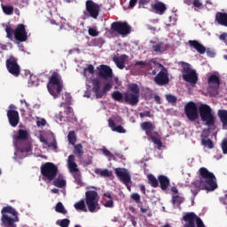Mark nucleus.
<instances>
[{
  "mask_svg": "<svg viewBox=\"0 0 227 227\" xmlns=\"http://www.w3.org/2000/svg\"><path fill=\"white\" fill-rule=\"evenodd\" d=\"M200 178L193 181L190 187L191 192L193 194V198L198 196L200 191H207L212 192L217 189V178L214 173L208 171L207 168L202 167L199 169Z\"/></svg>",
  "mask_w": 227,
  "mask_h": 227,
  "instance_id": "obj_1",
  "label": "nucleus"
},
{
  "mask_svg": "<svg viewBox=\"0 0 227 227\" xmlns=\"http://www.w3.org/2000/svg\"><path fill=\"white\" fill-rule=\"evenodd\" d=\"M86 206L88 208H86ZM75 210L82 212H90L95 214L100 210V204H98V192L97 191H87L85 192V200L82 199L74 204Z\"/></svg>",
  "mask_w": 227,
  "mask_h": 227,
  "instance_id": "obj_2",
  "label": "nucleus"
},
{
  "mask_svg": "<svg viewBox=\"0 0 227 227\" xmlns=\"http://www.w3.org/2000/svg\"><path fill=\"white\" fill-rule=\"evenodd\" d=\"M142 130L145 132V135L156 145L158 150H162V137L155 130V125L152 121H144L140 124Z\"/></svg>",
  "mask_w": 227,
  "mask_h": 227,
  "instance_id": "obj_3",
  "label": "nucleus"
},
{
  "mask_svg": "<svg viewBox=\"0 0 227 227\" xmlns=\"http://www.w3.org/2000/svg\"><path fill=\"white\" fill-rule=\"evenodd\" d=\"M47 88L50 95L53 96L54 98H58L61 95V91H63V80L58 72L52 73L49 79Z\"/></svg>",
  "mask_w": 227,
  "mask_h": 227,
  "instance_id": "obj_4",
  "label": "nucleus"
},
{
  "mask_svg": "<svg viewBox=\"0 0 227 227\" xmlns=\"http://www.w3.org/2000/svg\"><path fill=\"white\" fill-rule=\"evenodd\" d=\"M199 113L206 127H208L211 130H215V116L212 114V108L210 106L202 104L199 106Z\"/></svg>",
  "mask_w": 227,
  "mask_h": 227,
  "instance_id": "obj_5",
  "label": "nucleus"
},
{
  "mask_svg": "<svg viewBox=\"0 0 227 227\" xmlns=\"http://www.w3.org/2000/svg\"><path fill=\"white\" fill-rule=\"evenodd\" d=\"M1 214V221L4 227H17L15 223H19V216L15 208L12 207V206L4 207H3Z\"/></svg>",
  "mask_w": 227,
  "mask_h": 227,
  "instance_id": "obj_6",
  "label": "nucleus"
},
{
  "mask_svg": "<svg viewBox=\"0 0 227 227\" xmlns=\"http://www.w3.org/2000/svg\"><path fill=\"white\" fill-rule=\"evenodd\" d=\"M28 138L29 133L26 129H19L18 135L13 137L14 145L21 153H29L31 152V144L26 143L25 145H20L22 141H27Z\"/></svg>",
  "mask_w": 227,
  "mask_h": 227,
  "instance_id": "obj_7",
  "label": "nucleus"
},
{
  "mask_svg": "<svg viewBox=\"0 0 227 227\" xmlns=\"http://www.w3.org/2000/svg\"><path fill=\"white\" fill-rule=\"evenodd\" d=\"M139 85H137V83L129 84L128 90L123 94L126 104L137 106V104H139Z\"/></svg>",
  "mask_w": 227,
  "mask_h": 227,
  "instance_id": "obj_8",
  "label": "nucleus"
},
{
  "mask_svg": "<svg viewBox=\"0 0 227 227\" xmlns=\"http://www.w3.org/2000/svg\"><path fill=\"white\" fill-rule=\"evenodd\" d=\"M159 68L160 71L155 74L154 82L157 86H166L169 84V73L168 72V68L164 67V65L157 62L154 69Z\"/></svg>",
  "mask_w": 227,
  "mask_h": 227,
  "instance_id": "obj_9",
  "label": "nucleus"
},
{
  "mask_svg": "<svg viewBox=\"0 0 227 227\" xmlns=\"http://www.w3.org/2000/svg\"><path fill=\"white\" fill-rule=\"evenodd\" d=\"M183 67V79L186 82L194 86L196 82H198V74H196V70L191 67V64L181 62Z\"/></svg>",
  "mask_w": 227,
  "mask_h": 227,
  "instance_id": "obj_10",
  "label": "nucleus"
},
{
  "mask_svg": "<svg viewBox=\"0 0 227 227\" xmlns=\"http://www.w3.org/2000/svg\"><path fill=\"white\" fill-rule=\"evenodd\" d=\"M41 174L46 180L52 182L58 176V167L52 162H46L41 166Z\"/></svg>",
  "mask_w": 227,
  "mask_h": 227,
  "instance_id": "obj_11",
  "label": "nucleus"
},
{
  "mask_svg": "<svg viewBox=\"0 0 227 227\" xmlns=\"http://www.w3.org/2000/svg\"><path fill=\"white\" fill-rule=\"evenodd\" d=\"M111 31L121 35V36H127L132 32V27L127 21H114L111 25Z\"/></svg>",
  "mask_w": 227,
  "mask_h": 227,
  "instance_id": "obj_12",
  "label": "nucleus"
},
{
  "mask_svg": "<svg viewBox=\"0 0 227 227\" xmlns=\"http://www.w3.org/2000/svg\"><path fill=\"white\" fill-rule=\"evenodd\" d=\"M92 83V91L96 95V98H102L107 91H111L113 88V83L107 82L103 86V90H100V80L98 78H94L91 80Z\"/></svg>",
  "mask_w": 227,
  "mask_h": 227,
  "instance_id": "obj_13",
  "label": "nucleus"
},
{
  "mask_svg": "<svg viewBox=\"0 0 227 227\" xmlns=\"http://www.w3.org/2000/svg\"><path fill=\"white\" fill-rule=\"evenodd\" d=\"M183 221L185 223L184 227H205L203 220L194 212L186 213L183 216Z\"/></svg>",
  "mask_w": 227,
  "mask_h": 227,
  "instance_id": "obj_14",
  "label": "nucleus"
},
{
  "mask_svg": "<svg viewBox=\"0 0 227 227\" xmlns=\"http://www.w3.org/2000/svg\"><path fill=\"white\" fill-rule=\"evenodd\" d=\"M19 60L14 56H10L5 61V67L7 71L13 77H19L20 75V66L19 65Z\"/></svg>",
  "mask_w": 227,
  "mask_h": 227,
  "instance_id": "obj_15",
  "label": "nucleus"
},
{
  "mask_svg": "<svg viewBox=\"0 0 227 227\" xmlns=\"http://www.w3.org/2000/svg\"><path fill=\"white\" fill-rule=\"evenodd\" d=\"M190 47L195 49L199 54H207L208 58H215V51L210 48H206L201 43L198 42L197 40H190L188 42Z\"/></svg>",
  "mask_w": 227,
  "mask_h": 227,
  "instance_id": "obj_16",
  "label": "nucleus"
},
{
  "mask_svg": "<svg viewBox=\"0 0 227 227\" xmlns=\"http://www.w3.org/2000/svg\"><path fill=\"white\" fill-rule=\"evenodd\" d=\"M85 8L86 12H84V15L88 13L91 19H98V15H100V5L98 4L93 2V0H87L85 2Z\"/></svg>",
  "mask_w": 227,
  "mask_h": 227,
  "instance_id": "obj_17",
  "label": "nucleus"
},
{
  "mask_svg": "<svg viewBox=\"0 0 227 227\" xmlns=\"http://www.w3.org/2000/svg\"><path fill=\"white\" fill-rule=\"evenodd\" d=\"M157 65V60L152 59L149 60H137L134 67H139V68H147L151 75H157V69L155 66Z\"/></svg>",
  "mask_w": 227,
  "mask_h": 227,
  "instance_id": "obj_18",
  "label": "nucleus"
},
{
  "mask_svg": "<svg viewBox=\"0 0 227 227\" xmlns=\"http://www.w3.org/2000/svg\"><path fill=\"white\" fill-rule=\"evenodd\" d=\"M184 114L190 121H196V120L200 118V114H198V106H196V103L192 101H190L185 105Z\"/></svg>",
  "mask_w": 227,
  "mask_h": 227,
  "instance_id": "obj_19",
  "label": "nucleus"
},
{
  "mask_svg": "<svg viewBox=\"0 0 227 227\" xmlns=\"http://www.w3.org/2000/svg\"><path fill=\"white\" fill-rule=\"evenodd\" d=\"M114 173L117 178H119V180H121L122 184L128 187V189H130L129 184H130L131 176L129 169L123 168H114Z\"/></svg>",
  "mask_w": 227,
  "mask_h": 227,
  "instance_id": "obj_20",
  "label": "nucleus"
},
{
  "mask_svg": "<svg viewBox=\"0 0 227 227\" xmlns=\"http://www.w3.org/2000/svg\"><path fill=\"white\" fill-rule=\"evenodd\" d=\"M207 82L209 84L208 91L210 95H217L221 86V78L217 74H211L207 79Z\"/></svg>",
  "mask_w": 227,
  "mask_h": 227,
  "instance_id": "obj_21",
  "label": "nucleus"
},
{
  "mask_svg": "<svg viewBox=\"0 0 227 227\" xmlns=\"http://www.w3.org/2000/svg\"><path fill=\"white\" fill-rule=\"evenodd\" d=\"M14 38L17 42H27V31L26 25L19 24L14 32Z\"/></svg>",
  "mask_w": 227,
  "mask_h": 227,
  "instance_id": "obj_22",
  "label": "nucleus"
},
{
  "mask_svg": "<svg viewBox=\"0 0 227 227\" xmlns=\"http://www.w3.org/2000/svg\"><path fill=\"white\" fill-rule=\"evenodd\" d=\"M98 70V75L104 79L105 81H107L109 79H113V69L111 67L107 65H100L97 67Z\"/></svg>",
  "mask_w": 227,
  "mask_h": 227,
  "instance_id": "obj_23",
  "label": "nucleus"
},
{
  "mask_svg": "<svg viewBox=\"0 0 227 227\" xmlns=\"http://www.w3.org/2000/svg\"><path fill=\"white\" fill-rule=\"evenodd\" d=\"M7 118L10 125H12V127H17V125H19V121H20L19 111L17 110L9 109L7 111Z\"/></svg>",
  "mask_w": 227,
  "mask_h": 227,
  "instance_id": "obj_24",
  "label": "nucleus"
},
{
  "mask_svg": "<svg viewBox=\"0 0 227 227\" xmlns=\"http://www.w3.org/2000/svg\"><path fill=\"white\" fill-rule=\"evenodd\" d=\"M151 8H153L157 15H164V13H166V11L168 10L166 4L159 0H155L154 4L151 5Z\"/></svg>",
  "mask_w": 227,
  "mask_h": 227,
  "instance_id": "obj_25",
  "label": "nucleus"
},
{
  "mask_svg": "<svg viewBox=\"0 0 227 227\" xmlns=\"http://www.w3.org/2000/svg\"><path fill=\"white\" fill-rule=\"evenodd\" d=\"M129 59V56L123 54L121 56H114L113 61L115 63L116 67L120 68V70H123L125 68V62Z\"/></svg>",
  "mask_w": 227,
  "mask_h": 227,
  "instance_id": "obj_26",
  "label": "nucleus"
},
{
  "mask_svg": "<svg viewBox=\"0 0 227 227\" xmlns=\"http://www.w3.org/2000/svg\"><path fill=\"white\" fill-rule=\"evenodd\" d=\"M200 141L202 146L208 148V150H212L214 148V141L208 138V133L203 132L200 136Z\"/></svg>",
  "mask_w": 227,
  "mask_h": 227,
  "instance_id": "obj_27",
  "label": "nucleus"
},
{
  "mask_svg": "<svg viewBox=\"0 0 227 227\" xmlns=\"http://www.w3.org/2000/svg\"><path fill=\"white\" fill-rule=\"evenodd\" d=\"M67 167L70 173H76L77 171H80L77 168V163H75V156H74V154L68 156Z\"/></svg>",
  "mask_w": 227,
  "mask_h": 227,
  "instance_id": "obj_28",
  "label": "nucleus"
},
{
  "mask_svg": "<svg viewBox=\"0 0 227 227\" xmlns=\"http://www.w3.org/2000/svg\"><path fill=\"white\" fill-rule=\"evenodd\" d=\"M158 184H160V187L161 191H168V187H169V178L164 175H160L158 176Z\"/></svg>",
  "mask_w": 227,
  "mask_h": 227,
  "instance_id": "obj_29",
  "label": "nucleus"
},
{
  "mask_svg": "<svg viewBox=\"0 0 227 227\" xmlns=\"http://www.w3.org/2000/svg\"><path fill=\"white\" fill-rule=\"evenodd\" d=\"M168 46L162 42H160L154 45H153V51L156 52V54H162L168 51Z\"/></svg>",
  "mask_w": 227,
  "mask_h": 227,
  "instance_id": "obj_30",
  "label": "nucleus"
},
{
  "mask_svg": "<svg viewBox=\"0 0 227 227\" xmlns=\"http://www.w3.org/2000/svg\"><path fill=\"white\" fill-rule=\"evenodd\" d=\"M215 20L221 26H224L225 27H227V13L226 12H216Z\"/></svg>",
  "mask_w": 227,
  "mask_h": 227,
  "instance_id": "obj_31",
  "label": "nucleus"
},
{
  "mask_svg": "<svg viewBox=\"0 0 227 227\" xmlns=\"http://www.w3.org/2000/svg\"><path fill=\"white\" fill-rule=\"evenodd\" d=\"M108 125L114 132H119V134H125V129H123V126H116V123H114V120L109 119Z\"/></svg>",
  "mask_w": 227,
  "mask_h": 227,
  "instance_id": "obj_32",
  "label": "nucleus"
},
{
  "mask_svg": "<svg viewBox=\"0 0 227 227\" xmlns=\"http://www.w3.org/2000/svg\"><path fill=\"white\" fill-rule=\"evenodd\" d=\"M94 172L96 173V175H98L102 178H111V176H113V171L107 168H105V169L96 168Z\"/></svg>",
  "mask_w": 227,
  "mask_h": 227,
  "instance_id": "obj_33",
  "label": "nucleus"
},
{
  "mask_svg": "<svg viewBox=\"0 0 227 227\" xmlns=\"http://www.w3.org/2000/svg\"><path fill=\"white\" fill-rule=\"evenodd\" d=\"M218 117L223 124V129H227V110H218Z\"/></svg>",
  "mask_w": 227,
  "mask_h": 227,
  "instance_id": "obj_34",
  "label": "nucleus"
},
{
  "mask_svg": "<svg viewBox=\"0 0 227 227\" xmlns=\"http://www.w3.org/2000/svg\"><path fill=\"white\" fill-rule=\"evenodd\" d=\"M147 180L151 187H153L154 189H157V187H159V179H157V177H155V176H153V174H149L147 176Z\"/></svg>",
  "mask_w": 227,
  "mask_h": 227,
  "instance_id": "obj_35",
  "label": "nucleus"
},
{
  "mask_svg": "<svg viewBox=\"0 0 227 227\" xmlns=\"http://www.w3.org/2000/svg\"><path fill=\"white\" fill-rule=\"evenodd\" d=\"M73 176L77 185H80V187H82L84 185V184L82 183V176L81 175V170H78L77 172H73Z\"/></svg>",
  "mask_w": 227,
  "mask_h": 227,
  "instance_id": "obj_36",
  "label": "nucleus"
},
{
  "mask_svg": "<svg viewBox=\"0 0 227 227\" xmlns=\"http://www.w3.org/2000/svg\"><path fill=\"white\" fill-rule=\"evenodd\" d=\"M41 141L42 143H44L48 148H51V150H58V142H56V139H53L52 142H49L47 139L43 138Z\"/></svg>",
  "mask_w": 227,
  "mask_h": 227,
  "instance_id": "obj_37",
  "label": "nucleus"
},
{
  "mask_svg": "<svg viewBox=\"0 0 227 227\" xmlns=\"http://www.w3.org/2000/svg\"><path fill=\"white\" fill-rule=\"evenodd\" d=\"M53 185L55 187H59V189H63V187L67 186V181L65 179L58 177L53 181Z\"/></svg>",
  "mask_w": 227,
  "mask_h": 227,
  "instance_id": "obj_38",
  "label": "nucleus"
},
{
  "mask_svg": "<svg viewBox=\"0 0 227 227\" xmlns=\"http://www.w3.org/2000/svg\"><path fill=\"white\" fill-rule=\"evenodd\" d=\"M67 139L69 141V145H75V143L77 142V136L75 135V131H69L67 135Z\"/></svg>",
  "mask_w": 227,
  "mask_h": 227,
  "instance_id": "obj_39",
  "label": "nucleus"
},
{
  "mask_svg": "<svg viewBox=\"0 0 227 227\" xmlns=\"http://www.w3.org/2000/svg\"><path fill=\"white\" fill-rule=\"evenodd\" d=\"M185 201V199L180 195L172 196V204L173 205H182Z\"/></svg>",
  "mask_w": 227,
  "mask_h": 227,
  "instance_id": "obj_40",
  "label": "nucleus"
},
{
  "mask_svg": "<svg viewBox=\"0 0 227 227\" xmlns=\"http://www.w3.org/2000/svg\"><path fill=\"white\" fill-rule=\"evenodd\" d=\"M74 153H75L78 157H82V155H84L82 144H77L74 145Z\"/></svg>",
  "mask_w": 227,
  "mask_h": 227,
  "instance_id": "obj_41",
  "label": "nucleus"
},
{
  "mask_svg": "<svg viewBox=\"0 0 227 227\" xmlns=\"http://www.w3.org/2000/svg\"><path fill=\"white\" fill-rule=\"evenodd\" d=\"M56 212L59 214H63L64 215H67V211L65 209V206H63V203L58 202L56 207H55Z\"/></svg>",
  "mask_w": 227,
  "mask_h": 227,
  "instance_id": "obj_42",
  "label": "nucleus"
},
{
  "mask_svg": "<svg viewBox=\"0 0 227 227\" xmlns=\"http://www.w3.org/2000/svg\"><path fill=\"white\" fill-rule=\"evenodd\" d=\"M5 33L7 35H6L7 38H9V40H13V36H15V29L13 30V28H12V27L6 26Z\"/></svg>",
  "mask_w": 227,
  "mask_h": 227,
  "instance_id": "obj_43",
  "label": "nucleus"
},
{
  "mask_svg": "<svg viewBox=\"0 0 227 227\" xmlns=\"http://www.w3.org/2000/svg\"><path fill=\"white\" fill-rule=\"evenodd\" d=\"M2 10L5 15H12L13 14V6L12 5H4L2 4Z\"/></svg>",
  "mask_w": 227,
  "mask_h": 227,
  "instance_id": "obj_44",
  "label": "nucleus"
},
{
  "mask_svg": "<svg viewBox=\"0 0 227 227\" xmlns=\"http://www.w3.org/2000/svg\"><path fill=\"white\" fill-rule=\"evenodd\" d=\"M112 98L117 102H121V100H123V94L118 90H115L112 93Z\"/></svg>",
  "mask_w": 227,
  "mask_h": 227,
  "instance_id": "obj_45",
  "label": "nucleus"
},
{
  "mask_svg": "<svg viewBox=\"0 0 227 227\" xmlns=\"http://www.w3.org/2000/svg\"><path fill=\"white\" fill-rule=\"evenodd\" d=\"M166 100L168 101V104H172V106H175L176 104V96H173L171 94L166 95Z\"/></svg>",
  "mask_w": 227,
  "mask_h": 227,
  "instance_id": "obj_46",
  "label": "nucleus"
},
{
  "mask_svg": "<svg viewBox=\"0 0 227 227\" xmlns=\"http://www.w3.org/2000/svg\"><path fill=\"white\" fill-rule=\"evenodd\" d=\"M104 207H106V208H113L114 207V200H113V199H108V200H104Z\"/></svg>",
  "mask_w": 227,
  "mask_h": 227,
  "instance_id": "obj_47",
  "label": "nucleus"
},
{
  "mask_svg": "<svg viewBox=\"0 0 227 227\" xmlns=\"http://www.w3.org/2000/svg\"><path fill=\"white\" fill-rule=\"evenodd\" d=\"M103 153L106 155V157H109V160H115L116 158L114 157V154H112L111 151L107 149H103Z\"/></svg>",
  "mask_w": 227,
  "mask_h": 227,
  "instance_id": "obj_48",
  "label": "nucleus"
},
{
  "mask_svg": "<svg viewBox=\"0 0 227 227\" xmlns=\"http://www.w3.org/2000/svg\"><path fill=\"white\" fill-rule=\"evenodd\" d=\"M93 45L96 47H100L101 45H104V39L102 38H96L92 41Z\"/></svg>",
  "mask_w": 227,
  "mask_h": 227,
  "instance_id": "obj_49",
  "label": "nucleus"
},
{
  "mask_svg": "<svg viewBox=\"0 0 227 227\" xmlns=\"http://www.w3.org/2000/svg\"><path fill=\"white\" fill-rule=\"evenodd\" d=\"M221 148L223 150V153L224 155L227 154V138H224L223 141H222V144H221Z\"/></svg>",
  "mask_w": 227,
  "mask_h": 227,
  "instance_id": "obj_50",
  "label": "nucleus"
},
{
  "mask_svg": "<svg viewBox=\"0 0 227 227\" xmlns=\"http://www.w3.org/2000/svg\"><path fill=\"white\" fill-rule=\"evenodd\" d=\"M59 226H60V227H68V226H70V221L67 218L62 219L59 222Z\"/></svg>",
  "mask_w": 227,
  "mask_h": 227,
  "instance_id": "obj_51",
  "label": "nucleus"
},
{
  "mask_svg": "<svg viewBox=\"0 0 227 227\" xmlns=\"http://www.w3.org/2000/svg\"><path fill=\"white\" fill-rule=\"evenodd\" d=\"M131 200H133V201H136V203H139V201H141V196L139 195V193H132Z\"/></svg>",
  "mask_w": 227,
  "mask_h": 227,
  "instance_id": "obj_52",
  "label": "nucleus"
},
{
  "mask_svg": "<svg viewBox=\"0 0 227 227\" xmlns=\"http://www.w3.org/2000/svg\"><path fill=\"white\" fill-rule=\"evenodd\" d=\"M140 118H152V113L150 111H146L139 114Z\"/></svg>",
  "mask_w": 227,
  "mask_h": 227,
  "instance_id": "obj_53",
  "label": "nucleus"
},
{
  "mask_svg": "<svg viewBox=\"0 0 227 227\" xmlns=\"http://www.w3.org/2000/svg\"><path fill=\"white\" fill-rule=\"evenodd\" d=\"M85 72H89L91 75L95 74V67L93 65H89L87 68L84 69Z\"/></svg>",
  "mask_w": 227,
  "mask_h": 227,
  "instance_id": "obj_54",
  "label": "nucleus"
},
{
  "mask_svg": "<svg viewBox=\"0 0 227 227\" xmlns=\"http://www.w3.org/2000/svg\"><path fill=\"white\" fill-rule=\"evenodd\" d=\"M192 4L195 8H202L203 3H201V0H193Z\"/></svg>",
  "mask_w": 227,
  "mask_h": 227,
  "instance_id": "obj_55",
  "label": "nucleus"
},
{
  "mask_svg": "<svg viewBox=\"0 0 227 227\" xmlns=\"http://www.w3.org/2000/svg\"><path fill=\"white\" fill-rule=\"evenodd\" d=\"M89 35L90 36H98V31L95 28H89Z\"/></svg>",
  "mask_w": 227,
  "mask_h": 227,
  "instance_id": "obj_56",
  "label": "nucleus"
},
{
  "mask_svg": "<svg viewBox=\"0 0 227 227\" xmlns=\"http://www.w3.org/2000/svg\"><path fill=\"white\" fill-rule=\"evenodd\" d=\"M65 113H67L68 116H74V109L72 108V106H67Z\"/></svg>",
  "mask_w": 227,
  "mask_h": 227,
  "instance_id": "obj_57",
  "label": "nucleus"
},
{
  "mask_svg": "<svg viewBox=\"0 0 227 227\" xmlns=\"http://www.w3.org/2000/svg\"><path fill=\"white\" fill-rule=\"evenodd\" d=\"M47 121H45V119H42L41 121H36L37 127H45Z\"/></svg>",
  "mask_w": 227,
  "mask_h": 227,
  "instance_id": "obj_58",
  "label": "nucleus"
},
{
  "mask_svg": "<svg viewBox=\"0 0 227 227\" xmlns=\"http://www.w3.org/2000/svg\"><path fill=\"white\" fill-rule=\"evenodd\" d=\"M136 4H137V0H129V10H132V8L136 6Z\"/></svg>",
  "mask_w": 227,
  "mask_h": 227,
  "instance_id": "obj_59",
  "label": "nucleus"
},
{
  "mask_svg": "<svg viewBox=\"0 0 227 227\" xmlns=\"http://www.w3.org/2000/svg\"><path fill=\"white\" fill-rule=\"evenodd\" d=\"M227 33H223L220 35L219 39L222 40V42H224V43H227Z\"/></svg>",
  "mask_w": 227,
  "mask_h": 227,
  "instance_id": "obj_60",
  "label": "nucleus"
},
{
  "mask_svg": "<svg viewBox=\"0 0 227 227\" xmlns=\"http://www.w3.org/2000/svg\"><path fill=\"white\" fill-rule=\"evenodd\" d=\"M138 3L141 6H145V4H150V3H152V0H139Z\"/></svg>",
  "mask_w": 227,
  "mask_h": 227,
  "instance_id": "obj_61",
  "label": "nucleus"
},
{
  "mask_svg": "<svg viewBox=\"0 0 227 227\" xmlns=\"http://www.w3.org/2000/svg\"><path fill=\"white\" fill-rule=\"evenodd\" d=\"M138 207H139L142 214H146V212H148V210H150L149 207H143V206H138Z\"/></svg>",
  "mask_w": 227,
  "mask_h": 227,
  "instance_id": "obj_62",
  "label": "nucleus"
},
{
  "mask_svg": "<svg viewBox=\"0 0 227 227\" xmlns=\"http://www.w3.org/2000/svg\"><path fill=\"white\" fill-rule=\"evenodd\" d=\"M139 189L142 193L146 194V188L145 187V184H139Z\"/></svg>",
  "mask_w": 227,
  "mask_h": 227,
  "instance_id": "obj_63",
  "label": "nucleus"
},
{
  "mask_svg": "<svg viewBox=\"0 0 227 227\" xmlns=\"http://www.w3.org/2000/svg\"><path fill=\"white\" fill-rule=\"evenodd\" d=\"M66 101L70 102L72 100V96H70V93L66 92L65 93Z\"/></svg>",
  "mask_w": 227,
  "mask_h": 227,
  "instance_id": "obj_64",
  "label": "nucleus"
}]
</instances>
